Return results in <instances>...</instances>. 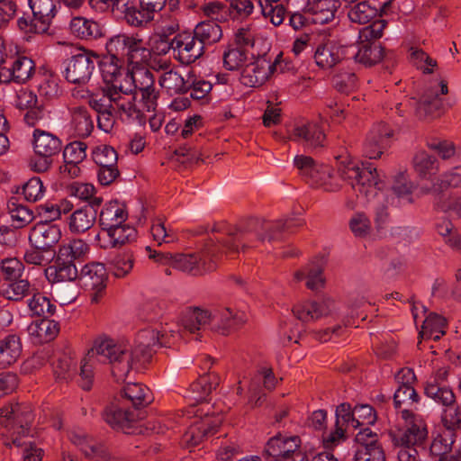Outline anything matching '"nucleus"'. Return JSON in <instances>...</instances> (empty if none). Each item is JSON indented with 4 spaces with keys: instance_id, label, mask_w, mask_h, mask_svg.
I'll use <instances>...</instances> for the list:
<instances>
[{
    "instance_id": "1",
    "label": "nucleus",
    "mask_w": 461,
    "mask_h": 461,
    "mask_svg": "<svg viewBox=\"0 0 461 461\" xmlns=\"http://www.w3.org/2000/svg\"><path fill=\"white\" fill-rule=\"evenodd\" d=\"M163 338L150 329L140 331L133 344L102 335L95 339L90 353L99 361L109 363L116 382H124L132 370L151 360L156 348L164 344Z\"/></svg>"
},
{
    "instance_id": "2",
    "label": "nucleus",
    "mask_w": 461,
    "mask_h": 461,
    "mask_svg": "<svg viewBox=\"0 0 461 461\" xmlns=\"http://www.w3.org/2000/svg\"><path fill=\"white\" fill-rule=\"evenodd\" d=\"M105 48L109 57L100 62V71L105 82V86L102 88L116 86L122 91H131V88H124L120 81L123 71L120 65V59H125L132 66L146 63L150 57V52L143 39L138 34L119 33L108 39Z\"/></svg>"
},
{
    "instance_id": "3",
    "label": "nucleus",
    "mask_w": 461,
    "mask_h": 461,
    "mask_svg": "<svg viewBox=\"0 0 461 461\" xmlns=\"http://www.w3.org/2000/svg\"><path fill=\"white\" fill-rule=\"evenodd\" d=\"M88 103L98 113L99 128L106 132L113 128L116 117L123 122L140 123L144 119V113L135 103V95L116 86L101 88L90 96Z\"/></svg>"
},
{
    "instance_id": "4",
    "label": "nucleus",
    "mask_w": 461,
    "mask_h": 461,
    "mask_svg": "<svg viewBox=\"0 0 461 461\" xmlns=\"http://www.w3.org/2000/svg\"><path fill=\"white\" fill-rule=\"evenodd\" d=\"M341 179L347 181L352 189L367 200L375 198V221L379 230L388 221L389 197L382 191L383 181L379 178L376 168L372 165L358 167L352 161H342L339 167Z\"/></svg>"
},
{
    "instance_id": "5",
    "label": "nucleus",
    "mask_w": 461,
    "mask_h": 461,
    "mask_svg": "<svg viewBox=\"0 0 461 461\" xmlns=\"http://www.w3.org/2000/svg\"><path fill=\"white\" fill-rule=\"evenodd\" d=\"M291 221H264L249 219L246 223L228 232L225 240H221L222 249L226 253H236L240 246L242 249L253 247V240L273 241L279 238V234L291 227Z\"/></svg>"
},
{
    "instance_id": "6",
    "label": "nucleus",
    "mask_w": 461,
    "mask_h": 461,
    "mask_svg": "<svg viewBox=\"0 0 461 461\" xmlns=\"http://www.w3.org/2000/svg\"><path fill=\"white\" fill-rule=\"evenodd\" d=\"M32 420L29 406L15 403L0 408V426L7 429L6 437L11 438V441L5 439L4 444L7 447L21 446L19 438L29 433Z\"/></svg>"
},
{
    "instance_id": "7",
    "label": "nucleus",
    "mask_w": 461,
    "mask_h": 461,
    "mask_svg": "<svg viewBox=\"0 0 461 461\" xmlns=\"http://www.w3.org/2000/svg\"><path fill=\"white\" fill-rule=\"evenodd\" d=\"M294 163L301 177L310 185L327 192H337L340 189L339 184L334 180L333 170L330 166L318 163L312 157L304 155L296 156Z\"/></svg>"
},
{
    "instance_id": "8",
    "label": "nucleus",
    "mask_w": 461,
    "mask_h": 461,
    "mask_svg": "<svg viewBox=\"0 0 461 461\" xmlns=\"http://www.w3.org/2000/svg\"><path fill=\"white\" fill-rule=\"evenodd\" d=\"M422 194H431L433 203L438 209L449 207L448 199L461 194V167H455L442 174L435 182L420 185Z\"/></svg>"
},
{
    "instance_id": "9",
    "label": "nucleus",
    "mask_w": 461,
    "mask_h": 461,
    "mask_svg": "<svg viewBox=\"0 0 461 461\" xmlns=\"http://www.w3.org/2000/svg\"><path fill=\"white\" fill-rule=\"evenodd\" d=\"M217 258L216 247L212 245L200 252L175 254L173 267L193 276H201L216 268Z\"/></svg>"
},
{
    "instance_id": "10",
    "label": "nucleus",
    "mask_w": 461,
    "mask_h": 461,
    "mask_svg": "<svg viewBox=\"0 0 461 461\" xmlns=\"http://www.w3.org/2000/svg\"><path fill=\"white\" fill-rule=\"evenodd\" d=\"M107 271L104 264L92 262L83 267L78 277L80 285L90 292L91 302L99 303L107 283Z\"/></svg>"
},
{
    "instance_id": "11",
    "label": "nucleus",
    "mask_w": 461,
    "mask_h": 461,
    "mask_svg": "<svg viewBox=\"0 0 461 461\" xmlns=\"http://www.w3.org/2000/svg\"><path fill=\"white\" fill-rule=\"evenodd\" d=\"M96 56L83 51L72 56L64 62V77L69 83L84 85L87 83L95 69Z\"/></svg>"
},
{
    "instance_id": "12",
    "label": "nucleus",
    "mask_w": 461,
    "mask_h": 461,
    "mask_svg": "<svg viewBox=\"0 0 461 461\" xmlns=\"http://www.w3.org/2000/svg\"><path fill=\"white\" fill-rule=\"evenodd\" d=\"M440 95L448 93L447 83L441 79L438 83L425 90L420 100L416 103V113L421 118L438 117L445 110L443 99Z\"/></svg>"
},
{
    "instance_id": "13",
    "label": "nucleus",
    "mask_w": 461,
    "mask_h": 461,
    "mask_svg": "<svg viewBox=\"0 0 461 461\" xmlns=\"http://www.w3.org/2000/svg\"><path fill=\"white\" fill-rule=\"evenodd\" d=\"M405 421L406 428L392 435L394 447H415L421 444L428 436L427 425L422 418L411 414L409 418H402Z\"/></svg>"
},
{
    "instance_id": "14",
    "label": "nucleus",
    "mask_w": 461,
    "mask_h": 461,
    "mask_svg": "<svg viewBox=\"0 0 461 461\" xmlns=\"http://www.w3.org/2000/svg\"><path fill=\"white\" fill-rule=\"evenodd\" d=\"M103 418L113 429L131 433L130 429L140 419V414L131 411L120 398L116 397L104 410Z\"/></svg>"
},
{
    "instance_id": "15",
    "label": "nucleus",
    "mask_w": 461,
    "mask_h": 461,
    "mask_svg": "<svg viewBox=\"0 0 461 461\" xmlns=\"http://www.w3.org/2000/svg\"><path fill=\"white\" fill-rule=\"evenodd\" d=\"M336 303L330 297L318 301H303L294 305L292 312L303 322H312L331 315L336 311Z\"/></svg>"
},
{
    "instance_id": "16",
    "label": "nucleus",
    "mask_w": 461,
    "mask_h": 461,
    "mask_svg": "<svg viewBox=\"0 0 461 461\" xmlns=\"http://www.w3.org/2000/svg\"><path fill=\"white\" fill-rule=\"evenodd\" d=\"M221 423V419L218 416L205 414L195 417L182 437L183 445L186 447H196L208 434L214 433Z\"/></svg>"
},
{
    "instance_id": "17",
    "label": "nucleus",
    "mask_w": 461,
    "mask_h": 461,
    "mask_svg": "<svg viewBox=\"0 0 461 461\" xmlns=\"http://www.w3.org/2000/svg\"><path fill=\"white\" fill-rule=\"evenodd\" d=\"M173 51L180 63L189 65L203 55L204 49L192 32H181L173 38Z\"/></svg>"
},
{
    "instance_id": "18",
    "label": "nucleus",
    "mask_w": 461,
    "mask_h": 461,
    "mask_svg": "<svg viewBox=\"0 0 461 461\" xmlns=\"http://www.w3.org/2000/svg\"><path fill=\"white\" fill-rule=\"evenodd\" d=\"M253 60L247 63L241 71L240 82L249 87H257L262 86L273 73L276 62L272 63L265 57L257 59L251 58Z\"/></svg>"
},
{
    "instance_id": "19",
    "label": "nucleus",
    "mask_w": 461,
    "mask_h": 461,
    "mask_svg": "<svg viewBox=\"0 0 461 461\" xmlns=\"http://www.w3.org/2000/svg\"><path fill=\"white\" fill-rule=\"evenodd\" d=\"M392 135L393 131L386 123L379 122L374 125L365 140L364 155L370 159L380 158L387 148Z\"/></svg>"
},
{
    "instance_id": "20",
    "label": "nucleus",
    "mask_w": 461,
    "mask_h": 461,
    "mask_svg": "<svg viewBox=\"0 0 461 461\" xmlns=\"http://www.w3.org/2000/svg\"><path fill=\"white\" fill-rule=\"evenodd\" d=\"M61 238L60 229L48 221L36 223L30 230L29 241L38 249L51 250Z\"/></svg>"
},
{
    "instance_id": "21",
    "label": "nucleus",
    "mask_w": 461,
    "mask_h": 461,
    "mask_svg": "<svg viewBox=\"0 0 461 461\" xmlns=\"http://www.w3.org/2000/svg\"><path fill=\"white\" fill-rule=\"evenodd\" d=\"M35 71V65L32 59L26 56H17L14 59L10 68H0V84L15 82L23 84L28 81Z\"/></svg>"
},
{
    "instance_id": "22",
    "label": "nucleus",
    "mask_w": 461,
    "mask_h": 461,
    "mask_svg": "<svg viewBox=\"0 0 461 461\" xmlns=\"http://www.w3.org/2000/svg\"><path fill=\"white\" fill-rule=\"evenodd\" d=\"M136 230L128 223H121L116 227L101 231L96 238L103 249L121 248L135 240Z\"/></svg>"
},
{
    "instance_id": "23",
    "label": "nucleus",
    "mask_w": 461,
    "mask_h": 461,
    "mask_svg": "<svg viewBox=\"0 0 461 461\" xmlns=\"http://www.w3.org/2000/svg\"><path fill=\"white\" fill-rule=\"evenodd\" d=\"M313 58L319 68L330 69L345 58V50L336 41L324 39L317 44Z\"/></svg>"
},
{
    "instance_id": "24",
    "label": "nucleus",
    "mask_w": 461,
    "mask_h": 461,
    "mask_svg": "<svg viewBox=\"0 0 461 461\" xmlns=\"http://www.w3.org/2000/svg\"><path fill=\"white\" fill-rule=\"evenodd\" d=\"M292 139L307 148L315 149L324 146L326 135L318 122H307L294 128Z\"/></svg>"
},
{
    "instance_id": "25",
    "label": "nucleus",
    "mask_w": 461,
    "mask_h": 461,
    "mask_svg": "<svg viewBox=\"0 0 461 461\" xmlns=\"http://www.w3.org/2000/svg\"><path fill=\"white\" fill-rule=\"evenodd\" d=\"M246 321L244 312L233 311L226 307L217 310L212 314L213 329L222 335L229 334L231 330L239 328Z\"/></svg>"
},
{
    "instance_id": "26",
    "label": "nucleus",
    "mask_w": 461,
    "mask_h": 461,
    "mask_svg": "<svg viewBox=\"0 0 461 461\" xmlns=\"http://www.w3.org/2000/svg\"><path fill=\"white\" fill-rule=\"evenodd\" d=\"M301 447L299 437H285L277 435L271 438L266 444L264 453L273 458V461H280L285 456L293 454Z\"/></svg>"
},
{
    "instance_id": "27",
    "label": "nucleus",
    "mask_w": 461,
    "mask_h": 461,
    "mask_svg": "<svg viewBox=\"0 0 461 461\" xmlns=\"http://www.w3.org/2000/svg\"><path fill=\"white\" fill-rule=\"evenodd\" d=\"M33 149L36 155L54 158L62 149V141L56 135L35 129L33 131Z\"/></svg>"
},
{
    "instance_id": "28",
    "label": "nucleus",
    "mask_w": 461,
    "mask_h": 461,
    "mask_svg": "<svg viewBox=\"0 0 461 461\" xmlns=\"http://www.w3.org/2000/svg\"><path fill=\"white\" fill-rule=\"evenodd\" d=\"M69 129L72 134L78 138L88 137L94 130V121L89 110L85 106L69 108Z\"/></svg>"
},
{
    "instance_id": "29",
    "label": "nucleus",
    "mask_w": 461,
    "mask_h": 461,
    "mask_svg": "<svg viewBox=\"0 0 461 461\" xmlns=\"http://www.w3.org/2000/svg\"><path fill=\"white\" fill-rule=\"evenodd\" d=\"M27 331L33 343H47L52 341L59 333V323L44 318L31 322Z\"/></svg>"
},
{
    "instance_id": "30",
    "label": "nucleus",
    "mask_w": 461,
    "mask_h": 461,
    "mask_svg": "<svg viewBox=\"0 0 461 461\" xmlns=\"http://www.w3.org/2000/svg\"><path fill=\"white\" fill-rule=\"evenodd\" d=\"M420 396L413 386L399 385L393 394V403L401 418H409L413 414Z\"/></svg>"
},
{
    "instance_id": "31",
    "label": "nucleus",
    "mask_w": 461,
    "mask_h": 461,
    "mask_svg": "<svg viewBox=\"0 0 461 461\" xmlns=\"http://www.w3.org/2000/svg\"><path fill=\"white\" fill-rule=\"evenodd\" d=\"M323 270V267L321 265L309 264L294 273L293 281L299 283L305 279V285L308 289L315 292L321 291L326 284Z\"/></svg>"
},
{
    "instance_id": "32",
    "label": "nucleus",
    "mask_w": 461,
    "mask_h": 461,
    "mask_svg": "<svg viewBox=\"0 0 461 461\" xmlns=\"http://www.w3.org/2000/svg\"><path fill=\"white\" fill-rule=\"evenodd\" d=\"M35 21L40 31H48L57 14V0H29Z\"/></svg>"
},
{
    "instance_id": "33",
    "label": "nucleus",
    "mask_w": 461,
    "mask_h": 461,
    "mask_svg": "<svg viewBox=\"0 0 461 461\" xmlns=\"http://www.w3.org/2000/svg\"><path fill=\"white\" fill-rule=\"evenodd\" d=\"M128 219L125 206L117 201H111L102 208L99 214L101 231L123 223Z\"/></svg>"
},
{
    "instance_id": "34",
    "label": "nucleus",
    "mask_w": 461,
    "mask_h": 461,
    "mask_svg": "<svg viewBox=\"0 0 461 461\" xmlns=\"http://www.w3.org/2000/svg\"><path fill=\"white\" fill-rule=\"evenodd\" d=\"M69 438L86 457L97 459H104L106 457L104 447L95 439L86 435L83 431H71Z\"/></svg>"
},
{
    "instance_id": "35",
    "label": "nucleus",
    "mask_w": 461,
    "mask_h": 461,
    "mask_svg": "<svg viewBox=\"0 0 461 461\" xmlns=\"http://www.w3.org/2000/svg\"><path fill=\"white\" fill-rule=\"evenodd\" d=\"M339 6V0H308L307 10L314 23L324 24L334 19Z\"/></svg>"
},
{
    "instance_id": "36",
    "label": "nucleus",
    "mask_w": 461,
    "mask_h": 461,
    "mask_svg": "<svg viewBox=\"0 0 461 461\" xmlns=\"http://www.w3.org/2000/svg\"><path fill=\"white\" fill-rule=\"evenodd\" d=\"M23 347L19 336L9 334L0 339V368L5 369L14 364L22 355Z\"/></svg>"
},
{
    "instance_id": "37",
    "label": "nucleus",
    "mask_w": 461,
    "mask_h": 461,
    "mask_svg": "<svg viewBox=\"0 0 461 461\" xmlns=\"http://www.w3.org/2000/svg\"><path fill=\"white\" fill-rule=\"evenodd\" d=\"M126 405L131 403L134 408H141L151 402L149 389L140 383H130L123 386L121 399Z\"/></svg>"
},
{
    "instance_id": "38",
    "label": "nucleus",
    "mask_w": 461,
    "mask_h": 461,
    "mask_svg": "<svg viewBox=\"0 0 461 461\" xmlns=\"http://www.w3.org/2000/svg\"><path fill=\"white\" fill-rule=\"evenodd\" d=\"M69 30L71 34L81 40H94L103 35L102 28L98 23L82 16L71 19Z\"/></svg>"
},
{
    "instance_id": "39",
    "label": "nucleus",
    "mask_w": 461,
    "mask_h": 461,
    "mask_svg": "<svg viewBox=\"0 0 461 461\" xmlns=\"http://www.w3.org/2000/svg\"><path fill=\"white\" fill-rule=\"evenodd\" d=\"M48 279L53 284L74 282L78 277L75 263L56 258L53 266L46 269Z\"/></svg>"
},
{
    "instance_id": "40",
    "label": "nucleus",
    "mask_w": 461,
    "mask_h": 461,
    "mask_svg": "<svg viewBox=\"0 0 461 461\" xmlns=\"http://www.w3.org/2000/svg\"><path fill=\"white\" fill-rule=\"evenodd\" d=\"M192 33L204 49L207 45H212L221 41L222 37L221 27L212 21H203L198 23Z\"/></svg>"
},
{
    "instance_id": "41",
    "label": "nucleus",
    "mask_w": 461,
    "mask_h": 461,
    "mask_svg": "<svg viewBox=\"0 0 461 461\" xmlns=\"http://www.w3.org/2000/svg\"><path fill=\"white\" fill-rule=\"evenodd\" d=\"M95 221V211L91 207H81L69 216V230L73 233H83L92 228Z\"/></svg>"
},
{
    "instance_id": "42",
    "label": "nucleus",
    "mask_w": 461,
    "mask_h": 461,
    "mask_svg": "<svg viewBox=\"0 0 461 461\" xmlns=\"http://www.w3.org/2000/svg\"><path fill=\"white\" fill-rule=\"evenodd\" d=\"M447 321L444 317L435 313H429L419 333L422 339H432L438 340L442 335L446 333Z\"/></svg>"
},
{
    "instance_id": "43",
    "label": "nucleus",
    "mask_w": 461,
    "mask_h": 461,
    "mask_svg": "<svg viewBox=\"0 0 461 461\" xmlns=\"http://www.w3.org/2000/svg\"><path fill=\"white\" fill-rule=\"evenodd\" d=\"M31 284L27 279L5 281L0 286V294L9 301L19 302L30 294Z\"/></svg>"
},
{
    "instance_id": "44",
    "label": "nucleus",
    "mask_w": 461,
    "mask_h": 461,
    "mask_svg": "<svg viewBox=\"0 0 461 461\" xmlns=\"http://www.w3.org/2000/svg\"><path fill=\"white\" fill-rule=\"evenodd\" d=\"M424 393L426 396L445 407L456 403L453 391L446 384H436L435 381H427Z\"/></svg>"
},
{
    "instance_id": "45",
    "label": "nucleus",
    "mask_w": 461,
    "mask_h": 461,
    "mask_svg": "<svg viewBox=\"0 0 461 461\" xmlns=\"http://www.w3.org/2000/svg\"><path fill=\"white\" fill-rule=\"evenodd\" d=\"M89 247L83 240H73L62 244L55 257L60 260L74 263L75 260L83 258L88 252Z\"/></svg>"
},
{
    "instance_id": "46",
    "label": "nucleus",
    "mask_w": 461,
    "mask_h": 461,
    "mask_svg": "<svg viewBox=\"0 0 461 461\" xmlns=\"http://www.w3.org/2000/svg\"><path fill=\"white\" fill-rule=\"evenodd\" d=\"M349 5L348 16L352 23L365 24L371 22L378 14L377 7L372 5L368 1L355 2Z\"/></svg>"
},
{
    "instance_id": "47",
    "label": "nucleus",
    "mask_w": 461,
    "mask_h": 461,
    "mask_svg": "<svg viewBox=\"0 0 461 461\" xmlns=\"http://www.w3.org/2000/svg\"><path fill=\"white\" fill-rule=\"evenodd\" d=\"M353 58L356 62L371 67L383 59L384 50L380 45L360 42Z\"/></svg>"
},
{
    "instance_id": "48",
    "label": "nucleus",
    "mask_w": 461,
    "mask_h": 461,
    "mask_svg": "<svg viewBox=\"0 0 461 461\" xmlns=\"http://www.w3.org/2000/svg\"><path fill=\"white\" fill-rule=\"evenodd\" d=\"M141 65L133 66L131 71H126L124 77L133 84L136 91L145 90L150 87H154V77L151 71L148 68L141 67ZM131 92L137 95V92Z\"/></svg>"
},
{
    "instance_id": "49",
    "label": "nucleus",
    "mask_w": 461,
    "mask_h": 461,
    "mask_svg": "<svg viewBox=\"0 0 461 461\" xmlns=\"http://www.w3.org/2000/svg\"><path fill=\"white\" fill-rule=\"evenodd\" d=\"M159 85L169 95L185 94L187 92L186 76L184 77L174 70L164 72L160 76Z\"/></svg>"
},
{
    "instance_id": "50",
    "label": "nucleus",
    "mask_w": 461,
    "mask_h": 461,
    "mask_svg": "<svg viewBox=\"0 0 461 461\" xmlns=\"http://www.w3.org/2000/svg\"><path fill=\"white\" fill-rule=\"evenodd\" d=\"M77 360L68 354H62L53 363L54 377L59 382H68L76 372Z\"/></svg>"
},
{
    "instance_id": "51",
    "label": "nucleus",
    "mask_w": 461,
    "mask_h": 461,
    "mask_svg": "<svg viewBox=\"0 0 461 461\" xmlns=\"http://www.w3.org/2000/svg\"><path fill=\"white\" fill-rule=\"evenodd\" d=\"M211 322L212 313L207 310L198 308L189 310L183 319V326L185 330L191 333L199 330Z\"/></svg>"
},
{
    "instance_id": "52",
    "label": "nucleus",
    "mask_w": 461,
    "mask_h": 461,
    "mask_svg": "<svg viewBox=\"0 0 461 461\" xmlns=\"http://www.w3.org/2000/svg\"><path fill=\"white\" fill-rule=\"evenodd\" d=\"M223 66L228 70H235L247 64L248 51L233 44L228 45L222 55Z\"/></svg>"
},
{
    "instance_id": "53",
    "label": "nucleus",
    "mask_w": 461,
    "mask_h": 461,
    "mask_svg": "<svg viewBox=\"0 0 461 461\" xmlns=\"http://www.w3.org/2000/svg\"><path fill=\"white\" fill-rule=\"evenodd\" d=\"M124 19L126 23L133 27H141L153 21L154 16L143 7L138 8L127 1L124 5Z\"/></svg>"
},
{
    "instance_id": "54",
    "label": "nucleus",
    "mask_w": 461,
    "mask_h": 461,
    "mask_svg": "<svg viewBox=\"0 0 461 461\" xmlns=\"http://www.w3.org/2000/svg\"><path fill=\"white\" fill-rule=\"evenodd\" d=\"M27 303L32 314L36 316L52 315L56 310V305L41 293L33 294Z\"/></svg>"
},
{
    "instance_id": "55",
    "label": "nucleus",
    "mask_w": 461,
    "mask_h": 461,
    "mask_svg": "<svg viewBox=\"0 0 461 461\" xmlns=\"http://www.w3.org/2000/svg\"><path fill=\"white\" fill-rule=\"evenodd\" d=\"M413 166L416 172L422 178L435 174L438 171V163L436 158L430 156L425 151H419L413 158Z\"/></svg>"
},
{
    "instance_id": "56",
    "label": "nucleus",
    "mask_w": 461,
    "mask_h": 461,
    "mask_svg": "<svg viewBox=\"0 0 461 461\" xmlns=\"http://www.w3.org/2000/svg\"><path fill=\"white\" fill-rule=\"evenodd\" d=\"M455 439V432L446 429L433 439L429 447L430 454L435 456L442 457L451 451Z\"/></svg>"
},
{
    "instance_id": "57",
    "label": "nucleus",
    "mask_w": 461,
    "mask_h": 461,
    "mask_svg": "<svg viewBox=\"0 0 461 461\" xmlns=\"http://www.w3.org/2000/svg\"><path fill=\"white\" fill-rule=\"evenodd\" d=\"M187 92L191 91V97L194 99H203L212 91V85L203 78L196 77L193 71L186 74Z\"/></svg>"
},
{
    "instance_id": "58",
    "label": "nucleus",
    "mask_w": 461,
    "mask_h": 461,
    "mask_svg": "<svg viewBox=\"0 0 461 461\" xmlns=\"http://www.w3.org/2000/svg\"><path fill=\"white\" fill-rule=\"evenodd\" d=\"M220 383V378L215 374H209L200 376L197 381L191 384V389L197 393V400H203Z\"/></svg>"
},
{
    "instance_id": "59",
    "label": "nucleus",
    "mask_w": 461,
    "mask_h": 461,
    "mask_svg": "<svg viewBox=\"0 0 461 461\" xmlns=\"http://www.w3.org/2000/svg\"><path fill=\"white\" fill-rule=\"evenodd\" d=\"M387 25L384 19L373 21L369 25L362 28L358 33L359 41L362 43H373L372 41L380 39Z\"/></svg>"
},
{
    "instance_id": "60",
    "label": "nucleus",
    "mask_w": 461,
    "mask_h": 461,
    "mask_svg": "<svg viewBox=\"0 0 461 461\" xmlns=\"http://www.w3.org/2000/svg\"><path fill=\"white\" fill-rule=\"evenodd\" d=\"M93 159L99 167L117 165L118 156L115 149L109 145H99L93 150Z\"/></svg>"
},
{
    "instance_id": "61",
    "label": "nucleus",
    "mask_w": 461,
    "mask_h": 461,
    "mask_svg": "<svg viewBox=\"0 0 461 461\" xmlns=\"http://www.w3.org/2000/svg\"><path fill=\"white\" fill-rule=\"evenodd\" d=\"M0 270L5 282L22 277L24 265L16 258H6L0 262Z\"/></svg>"
},
{
    "instance_id": "62",
    "label": "nucleus",
    "mask_w": 461,
    "mask_h": 461,
    "mask_svg": "<svg viewBox=\"0 0 461 461\" xmlns=\"http://www.w3.org/2000/svg\"><path fill=\"white\" fill-rule=\"evenodd\" d=\"M87 145L83 141L68 143L63 151L65 163L79 164L86 158Z\"/></svg>"
},
{
    "instance_id": "63",
    "label": "nucleus",
    "mask_w": 461,
    "mask_h": 461,
    "mask_svg": "<svg viewBox=\"0 0 461 461\" xmlns=\"http://www.w3.org/2000/svg\"><path fill=\"white\" fill-rule=\"evenodd\" d=\"M134 259L131 254L117 255L111 262L112 274L117 278L125 277L133 267Z\"/></svg>"
},
{
    "instance_id": "64",
    "label": "nucleus",
    "mask_w": 461,
    "mask_h": 461,
    "mask_svg": "<svg viewBox=\"0 0 461 461\" xmlns=\"http://www.w3.org/2000/svg\"><path fill=\"white\" fill-rule=\"evenodd\" d=\"M258 4L261 7L262 14L268 18L275 26H278L284 22L285 9L282 5L277 4V2L266 1Z\"/></svg>"
}]
</instances>
